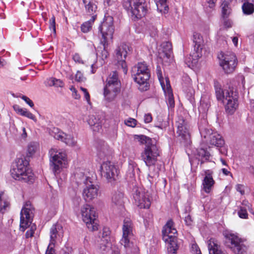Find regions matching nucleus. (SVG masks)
<instances>
[{"instance_id": "obj_29", "label": "nucleus", "mask_w": 254, "mask_h": 254, "mask_svg": "<svg viewBox=\"0 0 254 254\" xmlns=\"http://www.w3.org/2000/svg\"><path fill=\"white\" fill-rule=\"evenodd\" d=\"M214 87L217 100L221 101L223 103H225L226 92L224 93L223 90L221 89V86L219 85L218 82L216 81H214Z\"/></svg>"}, {"instance_id": "obj_49", "label": "nucleus", "mask_w": 254, "mask_h": 254, "mask_svg": "<svg viewBox=\"0 0 254 254\" xmlns=\"http://www.w3.org/2000/svg\"><path fill=\"white\" fill-rule=\"evenodd\" d=\"M125 123L127 126L134 127L136 125V120L130 118L128 120L125 121Z\"/></svg>"}, {"instance_id": "obj_47", "label": "nucleus", "mask_w": 254, "mask_h": 254, "mask_svg": "<svg viewBox=\"0 0 254 254\" xmlns=\"http://www.w3.org/2000/svg\"><path fill=\"white\" fill-rule=\"evenodd\" d=\"M22 116H25L27 117L28 118H29L33 121H34L35 123L37 122V119L35 116L33 115L31 112L27 111L26 109H24V112L23 113H22Z\"/></svg>"}, {"instance_id": "obj_57", "label": "nucleus", "mask_w": 254, "mask_h": 254, "mask_svg": "<svg viewBox=\"0 0 254 254\" xmlns=\"http://www.w3.org/2000/svg\"><path fill=\"white\" fill-rule=\"evenodd\" d=\"M210 105L208 103H206L204 102V100H200V107H203L205 108V109H208Z\"/></svg>"}, {"instance_id": "obj_1", "label": "nucleus", "mask_w": 254, "mask_h": 254, "mask_svg": "<svg viewBox=\"0 0 254 254\" xmlns=\"http://www.w3.org/2000/svg\"><path fill=\"white\" fill-rule=\"evenodd\" d=\"M135 138L145 145L141 155L145 164L148 167L154 165L157 157L159 156V151L155 141L144 135H136Z\"/></svg>"}, {"instance_id": "obj_11", "label": "nucleus", "mask_w": 254, "mask_h": 254, "mask_svg": "<svg viewBox=\"0 0 254 254\" xmlns=\"http://www.w3.org/2000/svg\"><path fill=\"white\" fill-rule=\"evenodd\" d=\"M218 58L220 60V65L226 73H231L235 70L237 65V59L234 53H223L219 55Z\"/></svg>"}, {"instance_id": "obj_23", "label": "nucleus", "mask_w": 254, "mask_h": 254, "mask_svg": "<svg viewBox=\"0 0 254 254\" xmlns=\"http://www.w3.org/2000/svg\"><path fill=\"white\" fill-rule=\"evenodd\" d=\"M131 13L137 19H140L145 16L147 12L146 2L135 5L130 8Z\"/></svg>"}, {"instance_id": "obj_8", "label": "nucleus", "mask_w": 254, "mask_h": 254, "mask_svg": "<svg viewBox=\"0 0 254 254\" xmlns=\"http://www.w3.org/2000/svg\"><path fill=\"white\" fill-rule=\"evenodd\" d=\"M50 167L56 175L59 174L66 164V155L65 152L51 149L49 151Z\"/></svg>"}, {"instance_id": "obj_28", "label": "nucleus", "mask_w": 254, "mask_h": 254, "mask_svg": "<svg viewBox=\"0 0 254 254\" xmlns=\"http://www.w3.org/2000/svg\"><path fill=\"white\" fill-rule=\"evenodd\" d=\"M124 194L120 191H115L112 197V201L117 207L124 206Z\"/></svg>"}, {"instance_id": "obj_14", "label": "nucleus", "mask_w": 254, "mask_h": 254, "mask_svg": "<svg viewBox=\"0 0 254 254\" xmlns=\"http://www.w3.org/2000/svg\"><path fill=\"white\" fill-rule=\"evenodd\" d=\"M34 209L28 201L25 202L20 212V229L24 231L32 221Z\"/></svg>"}, {"instance_id": "obj_42", "label": "nucleus", "mask_w": 254, "mask_h": 254, "mask_svg": "<svg viewBox=\"0 0 254 254\" xmlns=\"http://www.w3.org/2000/svg\"><path fill=\"white\" fill-rule=\"evenodd\" d=\"M167 97V105L169 108H174L175 106V101L174 99L173 94L171 90L168 89Z\"/></svg>"}, {"instance_id": "obj_21", "label": "nucleus", "mask_w": 254, "mask_h": 254, "mask_svg": "<svg viewBox=\"0 0 254 254\" xmlns=\"http://www.w3.org/2000/svg\"><path fill=\"white\" fill-rule=\"evenodd\" d=\"M205 177L202 180V190L206 193H209L215 184V181L213 179L212 175L213 171L210 170H205L204 172Z\"/></svg>"}, {"instance_id": "obj_46", "label": "nucleus", "mask_w": 254, "mask_h": 254, "mask_svg": "<svg viewBox=\"0 0 254 254\" xmlns=\"http://www.w3.org/2000/svg\"><path fill=\"white\" fill-rule=\"evenodd\" d=\"M156 73L158 78L159 81L161 84L162 85L164 82V78L162 75V72L161 67L160 65H158L156 67Z\"/></svg>"}, {"instance_id": "obj_32", "label": "nucleus", "mask_w": 254, "mask_h": 254, "mask_svg": "<svg viewBox=\"0 0 254 254\" xmlns=\"http://www.w3.org/2000/svg\"><path fill=\"white\" fill-rule=\"evenodd\" d=\"M197 155L199 157V161L200 162V165L203 164L205 161H209L210 157V153L202 148L198 150Z\"/></svg>"}, {"instance_id": "obj_58", "label": "nucleus", "mask_w": 254, "mask_h": 254, "mask_svg": "<svg viewBox=\"0 0 254 254\" xmlns=\"http://www.w3.org/2000/svg\"><path fill=\"white\" fill-rule=\"evenodd\" d=\"M73 92L72 96L76 99H79L80 98V95L77 93V90L75 88L71 89Z\"/></svg>"}, {"instance_id": "obj_22", "label": "nucleus", "mask_w": 254, "mask_h": 254, "mask_svg": "<svg viewBox=\"0 0 254 254\" xmlns=\"http://www.w3.org/2000/svg\"><path fill=\"white\" fill-rule=\"evenodd\" d=\"M54 137L57 140H61L69 146H74L77 143L74 137L62 131H58L56 133Z\"/></svg>"}, {"instance_id": "obj_52", "label": "nucleus", "mask_w": 254, "mask_h": 254, "mask_svg": "<svg viewBox=\"0 0 254 254\" xmlns=\"http://www.w3.org/2000/svg\"><path fill=\"white\" fill-rule=\"evenodd\" d=\"M75 80L78 82L82 81L83 76L82 74L79 71H78L75 76Z\"/></svg>"}, {"instance_id": "obj_56", "label": "nucleus", "mask_w": 254, "mask_h": 254, "mask_svg": "<svg viewBox=\"0 0 254 254\" xmlns=\"http://www.w3.org/2000/svg\"><path fill=\"white\" fill-rule=\"evenodd\" d=\"M236 190L240 192L241 194L245 193V191L243 190V186L240 184L237 185L236 187Z\"/></svg>"}, {"instance_id": "obj_5", "label": "nucleus", "mask_w": 254, "mask_h": 254, "mask_svg": "<svg viewBox=\"0 0 254 254\" xmlns=\"http://www.w3.org/2000/svg\"><path fill=\"white\" fill-rule=\"evenodd\" d=\"M131 75L134 81L140 85V90L146 91L148 88L147 81L150 74L148 66L144 62L139 63L134 65L131 69Z\"/></svg>"}, {"instance_id": "obj_31", "label": "nucleus", "mask_w": 254, "mask_h": 254, "mask_svg": "<svg viewBox=\"0 0 254 254\" xmlns=\"http://www.w3.org/2000/svg\"><path fill=\"white\" fill-rule=\"evenodd\" d=\"M172 53V45L170 42H166L163 44L162 53L160 54L162 58L170 59Z\"/></svg>"}, {"instance_id": "obj_54", "label": "nucleus", "mask_w": 254, "mask_h": 254, "mask_svg": "<svg viewBox=\"0 0 254 254\" xmlns=\"http://www.w3.org/2000/svg\"><path fill=\"white\" fill-rule=\"evenodd\" d=\"M13 109L17 113H19L21 115H22V113H23L24 111V109L20 108L19 106L16 105L13 106Z\"/></svg>"}, {"instance_id": "obj_45", "label": "nucleus", "mask_w": 254, "mask_h": 254, "mask_svg": "<svg viewBox=\"0 0 254 254\" xmlns=\"http://www.w3.org/2000/svg\"><path fill=\"white\" fill-rule=\"evenodd\" d=\"M239 216L243 219L248 218V214L246 208L244 207H240V210L238 212Z\"/></svg>"}, {"instance_id": "obj_7", "label": "nucleus", "mask_w": 254, "mask_h": 254, "mask_svg": "<svg viewBox=\"0 0 254 254\" xmlns=\"http://www.w3.org/2000/svg\"><path fill=\"white\" fill-rule=\"evenodd\" d=\"M123 238L120 243L126 249L127 254H134L138 252L137 246L130 242L129 237L132 235V223L128 218L125 219L123 226Z\"/></svg>"}, {"instance_id": "obj_61", "label": "nucleus", "mask_w": 254, "mask_h": 254, "mask_svg": "<svg viewBox=\"0 0 254 254\" xmlns=\"http://www.w3.org/2000/svg\"><path fill=\"white\" fill-rule=\"evenodd\" d=\"M222 171L223 173L225 175H228L229 174H231L230 172L225 168H223L222 169Z\"/></svg>"}, {"instance_id": "obj_50", "label": "nucleus", "mask_w": 254, "mask_h": 254, "mask_svg": "<svg viewBox=\"0 0 254 254\" xmlns=\"http://www.w3.org/2000/svg\"><path fill=\"white\" fill-rule=\"evenodd\" d=\"M50 29H52L54 33H56V20L54 15L50 20Z\"/></svg>"}, {"instance_id": "obj_15", "label": "nucleus", "mask_w": 254, "mask_h": 254, "mask_svg": "<svg viewBox=\"0 0 254 254\" xmlns=\"http://www.w3.org/2000/svg\"><path fill=\"white\" fill-rule=\"evenodd\" d=\"M133 197L135 204L140 208H148L151 204L149 194L141 188H135Z\"/></svg>"}, {"instance_id": "obj_59", "label": "nucleus", "mask_w": 254, "mask_h": 254, "mask_svg": "<svg viewBox=\"0 0 254 254\" xmlns=\"http://www.w3.org/2000/svg\"><path fill=\"white\" fill-rule=\"evenodd\" d=\"M34 231L32 230H30V231H27L25 234L26 237L27 238L31 237L33 236Z\"/></svg>"}, {"instance_id": "obj_55", "label": "nucleus", "mask_w": 254, "mask_h": 254, "mask_svg": "<svg viewBox=\"0 0 254 254\" xmlns=\"http://www.w3.org/2000/svg\"><path fill=\"white\" fill-rule=\"evenodd\" d=\"M185 221L187 225H191L192 221L190 215H188L187 216L185 217Z\"/></svg>"}, {"instance_id": "obj_64", "label": "nucleus", "mask_w": 254, "mask_h": 254, "mask_svg": "<svg viewBox=\"0 0 254 254\" xmlns=\"http://www.w3.org/2000/svg\"><path fill=\"white\" fill-rule=\"evenodd\" d=\"M192 248H195L196 249V254H201L200 250H197L198 248L197 245L192 246Z\"/></svg>"}, {"instance_id": "obj_26", "label": "nucleus", "mask_w": 254, "mask_h": 254, "mask_svg": "<svg viewBox=\"0 0 254 254\" xmlns=\"http://www.w3.org/2000/svg\"><path fill=\"white\" fill-rule=\"evenodd\" d=\"M210 144L218 147H222L224 144V141L222 136L217 132H213L209 136Z\"/></svg>"}, {"instance_id": "obj_33", "label": "nucleus", "mask_w": 254, "mask_h": 254, "mask_svg": "<svg viewBox=\"0 0 254 254\" xmlns=\"http://www.w3.org/2000/svg\"><path fill=\"white\" fill-rule=\"evenodd\" d=\"M144 2H146L145 0H127L123 3V6L127 10H129L132 7Z\"/></svg>"}, {"instance_id": "obj_2", "label": "nucleus", "mask_w": 254, "mask_h": 254, "mask_svg": "<svg viewBox=\"0 0 254 254\" xmlns=\"http://www.w3.org/2000/svg\"><path fill=\"white\" fill-rule=\"evenodd\" d=\"M28 161L26 159L18 158L10 170L11 175L15 180L32 183L34 181L33 174L31 171L27 169Z\"/></svg>"}, {"instance_id": "obj_24", "label": "nucleus", "mask_w": 254, "mask_h": 254, "mask_svg": "<svg viewBox=\"0 0 254 254\" xmlns=\"http://www.w3.org/2000/svg\"><path fill=\"white\" fill-rule=\"evenodd\" d=\"M102 120L97 115H90L89 116L88 123L92 127L94 131H99L102 128Z\"/></svg>"}, {"instance_id": "obj_37", "label": "nucleus", "mask_w": 254, "mask_h": 254, "mask_svg": "<svg viewBox=\"0 0 254 254\" xmlns=\"http://www.w3.org/2000/svg\"><path fill=\"white\" fill-rule=\"evenodd\" d=\"M83 2L87 12L90 15L93 14V12H95L97 9L96 5L91 2L90 0H83Z\"/></svg>"}, {"instance_id": "obj_13", "label": "nucleus", "mask_w": 254, "mask_h": 254, "mask_svg": "<svg viewBox=\"0 0 254 254\" xmlns=\"http://www.w3.org/2000/svg\"><path fill=\"white\" fill-rule=\"evenodd\" d=\"M113 18L111 16H105L103 21L99 27V30L102 34L101 42L108 43L109 40L113 38L114 32Z\"/></svg>"}, {"instance_id": "obj_38", "label": "nucleus", "mask_w": 254, "mask_h": 254, "mask_svg": "<svg viewBox=\"0 0 254 254\" xmlns=\"http://www.w3.org/2000/svg\"><path fill=\"white\" fill-rule=\"evenodd\" d=\"M216 0H209L207 1V4L206 5L204 8V11L208 17L212 15V12L214 10L215 2Z\"/></svg>"}, {"instance_id": "obj_6", "label": "nucleus", "mask_w": 254, "mask_h": 254, "mask_svg": "<svg viewBox=\"0 0 254 254\" xmlns=\"http://www.w3.org/2000/svg\"><path fill=\"white\" fill-rule=\"evenodd\" d=\"M177 231L174 228V223L172 219L168 221L162 230L163 239L168 243V249L169 252L175 254L178 249L176 243Z\"/></svg>"}, {"instance_id": "obj_27", "label": "nucleus", "mask_w": 254, "mask_h": 254, "mask_svg": "<svg viewBox=\"0 0 254 254\" xmlns=\"http://www.w3.org/2000/svg\"><path fill=\"white\" fill-rule=\"evenodd\" d=\"M208 248L210 254H228L219 249L220 246L217 244L216 241L213 239L209 240Z\"/></svg>"}, {"instance_id": "obj_41", "label": "nucleus", "mask_w": 254, "mask_h": 254, "mask_svg": "<svg viewBox=\"0 0 254 254\" xmlns=\"http://www.w3.org/2000/svg\"><path fill=\"white\" fill-rule=\"evenodd\" d=\"M48 84L49 86H55L56 87H62L64 85V83L62 80L58 79L55 78H51L48 81Z\"/></svg>"}, {"instance_id": "obj_17", "label": "nucleus", "mask_w": 254, "mask_h": 254, "mask_svg": "<svg viewBox=\"0 0 254 254\" xmlns=\"http://www.w3.org/2000/svg\"><path fill=\"white\" fill-rule=\"evenodd\" d=\"M238 94L236 91L230 90L226 91V97L225 99V108L226 112L230 114H232L235 111L238 106Z\"/></svg>"}, {"instance_id": "obj_39", "label": "nucleus", "mask_w": 254, "mask_h": 254, "mask_svg": "<svg viewBox=\"0 0 254 254\" xmlns=\"http://www.w3.org/2000/svg\"><path fill=\"white\" fill-rule=\"evenodd\" d=\"M222 6V16L223 19L227 18L231 12V9L229 4L227 1H223L221 4Z\"/></svg>"}, {"instance_id": "obj_20", "label": "nucleus", "mask_w": 254, "mask_h": 254, "mask_svg": "<svg viewBox=\"0 0 254 254\" xmlns=\"http://www.w3.org/2000/svg\"><path fill=\"white\" fill-rule=\"evenodd\" d=\"M193 42L194 43V50L195 53H194L192 56L190 55L189 59L192 64H195L196 60L200 57L199 52L202 49L203 43L202 37L199 33H194L193 35Z\"/></svg>"}, {"instance_id": "obj_40", "label": "nucleus", "mask_w": 254, "mask_h": 254, "mask_svg": "<svg viewBox=\"0 0 254 254\" xmlns=\"http://www.w3.org/2000/svg\"><path fill=\"white\" fill-rule=\"evenodd\" d=\"M111 246L110 241H104L101 240L99 246V251L102 253L108 252L110 250Z\"/></svg>"}, {"instance_id": "obj_9", "label": "nucleus", "mask_w": 254, "mask_h": 254, "mask_svg": "<svg viewBox=\"0 0 254 254\" xmlns=\"http://www.w3.org/2000/svg\"><path fill=\"white\" fill-rule=\"evenodd\" d=\"M83 221L86 224L88 229L91 231L98 229L96 215L95 209L87 204H84L81 209Z\"/></svg>"}, {"instance_id": "obj_25", "label": "nucleus", "mask_w": 254, "mask_h": 254, "mask_svg": "<svg viewBox=\"0 0 254 254\" xmlns=\"http://www.w3.org/2000/svg\"><path fill=\"white\" fill-rule=\"evenodd\" d=\"M98 154L101 158H104L112 153V150L109 145L104 141H100L97 147Z\"/></svg>"}, {"instance_id": "obj_53", "label": "nucleus", "mask_w": 254, "mask_h": 254, "mask_svg": "<svg viewBox=\"0 0 254 254\" xmlns=\"http://www.w3.org/2000/svg\"><path fill=\"white\" fill-rule=\"evenodd\" d=\"M152 118L151 114H148L144 116V121L146 123H149L152 121Z\"/></svg>"}, {"instance_id": "obj_4", "label": "nucleus", "mask_w": 254, "mask_h": 254, "mask_svg": "<svg viewBox=\"0 0 254 254\" xmlns=\"http://www.w3.org/2000/svg\"><path fill=\"white\" fill-rule=\"evenodd\" d=\"M121 83L116 71H112L106 79L104 95L109 102L113 101L120 92Z\"/></svg>"}, {"instance_id": "obj_3", "label": "nucleus", "mask_w": 254, "mask_h": 254, "mask_svg": "<svg viewBox=\"0 0 254 254\" xmlns=\"http://www.w3.org/2000/svg\"><path fill=\"white\" fill-rule=\"evenodd\" d=\"M224 244L235 254H248L249 246L246 240L234 234L228 233L225 235Z\"/></svg>"}, {"instance_id": "obj_48", "label": "nucleus", "mask_w": 254, "mask_h": 254, "mask_svg": "<svg viewBox=\"0 0 254 254\" xmlns=\"http://www.w3.org/2000/svg\"><path fill=\"white\" fill-rule=\"evenodd\" d=\"M103 46V50L101 52V57L103 60L106 59L109 56L108 52L106 49V45L107 43L101 42Z\"/></svg>"}, {"instance_id": "obj_63", "label": "nucleus", "mask_w": 254, "mask_h": 254, "mask_svg": "<svg viewBox=\"0 0 254 254\" xmlns=\"http://www.w3.org/2000/svg\"><path fill=\"white\" fill-rule=\"evenodd\" d=\"M23 131V133L21 134V136L23 138H25L27 136V133L26 132L25 128L24 127H23L22 129Z\"/></svg>"}, {"instance_id": "obj_19", "label": "nucleus", "mask_w": 254, "mask_h": 254, "mask_svg": "<svg viewBox=\"0 0 254 254\" xmlns=\"http://www.w3.org/2000/svg\"><path fill=\"white\" fill-rule=\"evenodd\" d=\"M63 227L59 224L53 225L50 230V243L49 244L45 254H55L54 250L56 240L58 236L63 234Z\"/></svg>"}, {"instance_id": "obj_62", "label": "nucleus", "mask_w": 254, "mask_h": 254, "mask_svg": "<svg viewBox=\"0 0 254 254\" xmlns=\"http://www.w3.org/2000/svg\"><path fill=\"white\" fill-rule=\"evenodd\" d=\"M232 41L234 45L237 46L238 44V39L237 37H234L232 38Z\"/></svg>"}, {"instance_id": "obj_44", "label": "nucleus", "mask_w": 254, "mask_h": 254, "mask_svg": "<svg viewBox=\"0 0 254 254\" xmlns=\"http://www.w3.org/2000/svg\"><path fill=\"white\" fill-rule=\"evenodd\" d=\"M37 149L36 144L34 142L30 143L28 146V156H31L35 153Z\"/></svg>"}, {"instance_id": "obj_60", "label": "nucleus", "mask_w": 254, "mask_h": 254, "mask_svg": "<svg viewBox=\"0 0 254 254\" xmlns=\"http://www.w3.org/2000/svg\"><path fill=\"white\" fill-rule=\"evenodd\" d=\"M84 97L86 99V100L87 101V102H89L90 101V95L89 93L87 91H86V92H84Z\"/></svg>"}, {"instance_id": "obj_34", "label": "nucleus", "mask_w": 254, "mask_h": 254, "mask_svg": "<svg viewBox=\"0 0 254 254\" xmlns=\"http://www.w3.org/2000/svg\"><path fill=\"white\" fill-rule=\"evenodd\" d=\"M242 5V10L243 13L246 15H251L254 12V5L253 3L250 2V1L244 0Z\"/></svg>"}, {"instance_id": "obj_10", "label": "nucleus", "mask_w": 254, "mask_h": 254, "mask_svg": "<svg viewBox=\"0 0 254 254\" xmlns=\"http://www.w3.org/2000/svg\"><path fill=\"white\" fill-rule=\"evenodd\" d=\"M177 126V133L181 142L185 145H188L191 142L190 133V125L188 122L183 118H179L176 122Z\"/></svg>"}, {"instance_id": "obj_51", "label": "nucleus", "mask_w": 254, "mask_h": 254, "mask_svg": "<svg viewBox=\"0 0 254 254\" xmlns=\"http://www.w3.org/2000/svg\"><path fill=\"white\" fill-rule=\"evenodd\" d=\"M21 98L24 100L31 107L34 106V104L33 102L27 97L26 96H22Z\"/></svg>"}, {"instance_id": "obj_30", "label": "nucleus", "mask_w": 254, "mask_h": 254, "mask_svg": "<svg viewBox=\"0 0 254 254\" xmlns=\"http://www.w3.org/2000/svg\"><path fill=\"white\" fill-rule=\"evenodd\" d=\"M10 203L4 195V192L0 191V212L4 213L9 208Z\"/></svg>"}, {"instance_id": "obj_16", "label": "nucleus", "mask_w": 254, "mask_h": 254, "mask_svg": "<svg viewBox=\"0 0 254 254\" xmlns=\"http://www.w3.org/2000/svg\"><path fill=\"white\" fill-rule=\"evenodd\" d=\"M82 176L83 183L86 185L83 191V196L86 201H89L97 196L98 187L92 184L90 178L83 175Z\"/></svg>"}, {"instance_id": "obj_12", "label": "nucleus", "mask_w": 254, "mask_h": 254, "mask_svg": "<svg viewBox=\"0 0 254 254\" xmlns=\"http://www.w3.org/2000/svg\"><path fill=\"white\" fill-rule=\"evenodd\" d=\"M101 174L109 183H113L117 180L119 175V170L114 163L111 161L103 162L101 165Z\"/></svg>"}, {"instance_id": "obj_35", "label": "nucleus", "mask_w": 254, "mask_h": 254, "mask_svg": "<svg viewBox=\"0 0 254 254\" xmlns=\"http://www.w3.org/2000/svg\"><path fill=\"white\" fill-rule=\"evenodd\" d=\"M158 10L161 12L166 13L169 9L167 0H155Z\"/></svg>"}, {"instance_id": "obj_18", "label": "nucleus", "mask_w": 254, "mask_h": 254, "mask_svg": "<svg viewBox=\"0 0 254 254\" xmlns=\"http://www.w3.org/2000/svg\"><path fill=\"white\" fill-rule=\"evenodd\" d=\"M128 50V46L124 44L119 46L115 50V58L119 65L121 66L125 74H127V65L125 60Z\"/></svg>"}, {"instance_id": "obj_36", "label": "nucleus", "mask_w": 254, "mask_h": 254, "mask_svg": "<svg viewBox=\"0 0 254 254\" xmlns=\"http://www.w3.org/2000/svg\"><path fill=\"white\" fill-rule=\"evenodd\" d=\"M96 18V15L92 16L91 18L87 22L83 23L81 26V30L84 33H87L91 29L92 24Z\"/></svg>"}, {"instance_id": "obj_43", "label": "nucleus", "mask_w": 254, "mask_h": 254, "mask_svg": "<svg viewBox=\"0 0 254 254\" xmlns=\"http://www.w3.org/2000/svg\"><path fill=\"white\" fill-rule=\"evenodd\" d=\"M110 233L111 232L109 228L104 227L103 229L101 240L104 241L110 242Z\"/></svg>"}]
</instances>
